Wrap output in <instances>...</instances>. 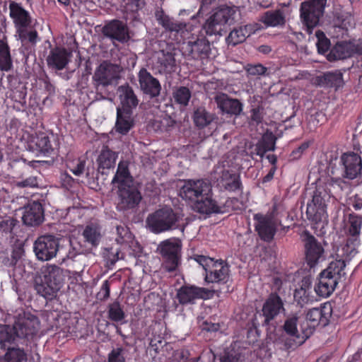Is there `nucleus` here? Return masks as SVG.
<instances>
[{"mask_svg":"<svg viewBox=\"0 0 362 362\" xmlns=\"http://www.w3.org/2000/svg\"><path fill=\"white\" fill-rule=\"evenodd\" d=\"M235 13L233 8L228 6L219 8L206 20L202 28L208 35L220 34L226 24L233 23Z\"/></svg>","mask_w":362,"mask_h":362,"instance_id":"f8f14e48","label":"nucleus"},{"mask_svg":"<svg viewBox=\"0 0 362 362\" xmlns=\"http://www.w3.org/2000/svg\"><path fill=\"white\" fill-rule=\"evenodd\" d=\"M13 174L17 178H23L25 176L29 175L33 171V168L27 163L25 160L17 162L12 166Z\"/></svg>","mask_w":362,"mask_h":362,"instance_id":"864d4df0","label":"nucleus"},{"mask_svg":"<svg viewBox=\"0 0 362 362\" xmlns=\"http://www.w3.org/2000/svg\"><path fill=\"white\" fill-rule=\"evenodd\" d=\"M116 230L117 235L116 241L118 244L122 245L131 238V233L127 227L118 226L116 228Z\"/></svg>","mask_w":362,"mask_h":362,"instance_id":"052dcab7","label":"nucleus"},{"mask_svg":"<svg viewBox=\"0 0 362 362\" xmlns=\"http://www.w3.org/2000/svg\"><path fill=\"white\" fill-rule=\"evenodd\" d=\"M117 155L107 147H104L99 154L97 162L98 164V170L102 174H105V170H110L115 164Z\"/></svg>","mask_w":362,"mask_h":362,"instance_id":"79ce46f5","label":"nucleus"},{"mask_svg":"<svg viewBox=\"0 0 362 362\" xmlns=\"http://www.w3.org/2000/svg\"><path fill=\"white\" fill-rule=\"evenodd\" d=\"M332 314V308L329 303H324L319 308L310 309L306 314V325H300V329L304 334V339H301L297 342H295L293 339H288L286 341L287 347H293L303 344L313 333L316 327L321 326L324 327L328 325Z\"/></svg>","mask_w":362,"mask_h":362,"instance_id":"39448f33","label":"nucleus"},{"mask_svg":"<svg viewBox=\"0 0 362 362\" xmlns=\"http://www.w3.org/2000/svg\"><path fill=\"white\" fill-rule=\"evenodd\" d=\"M71 57V53L66 48L55 47L49 51L46 61L49 68L61 71L67 66L70 62Z\"/></svg>","mask_w":362,"mask_h":362,"instance_id":"393cba45","label":"nucleus"},{"mask_svg":"<svg viewBox=\"0 0 362 362\" xmlns=\"http://www.w3.org/2000/svg\"><path fill=\"white\" fill-rule=\"evenodd\" d=\"M82 235L85 242L89 244L92 247H98L102 237L100 227L93 223L88 224L86 226Z\"/></svg>","mask_w":362,"mask_h":362,"instance_id":"49530a36","label":"nucleus"},{"mask_svg":"<svg viewBox=\"0 0 362 362\" xmlns=\"http://www.w3.org/2000/svg\"><path fill=\"white\" fill-rule=\"evenodd\" d=\"M37 328L33 322L26 320L16 322L13 327L7 325H0V348L6 349L13 344L16 338L29 339L36 335Z\"/></svg>","mask_w":362,"mask_h":362,"instance_id":"0eeeda50","label":"nucleus"},{"mask_svg":"<svg viewBox=\"0 0 362 362\" xmlns=\"http://www.w3.org/2000/svg\"><path fill=\"white\" fill-rule=\"evenodd\" d=\"M59 238L53 235L38 237L33 246L36 257L41 261H49L56 257L59 250Z\"/></svg>","mask_w":362,"mask_h":362,"instance_id":"dca6fc26","label":"nucleus"},{"mask_svg":"<svg viewBox=\"0 0 362 362\" xmlns=\"http://www.w3.org/2000/svg\"><path fill=\"white\" fill-rule=\"evenodd\" d=\"M302 237L304 243L305 262L310 268H313L320 261L324 259V247L308 230L303 233Z\"/></svg>","mask_w":362,"mask_h":362,"instance_id":"f3484780","label":"nucleus"},{"mask_svg":"<svg viewBox=\"0 0 362 362\" xmlns=\"http://www.w3.org/2000/svg\"><path fill=\"white\" fill-rule=\"evenodd\" d=\"M183 199L192 203L193 209L200 214L219 213V207L212 199L211 185L204 179H188L185 180L180 189Z\"/></svg>","mask_w":362,"mask_h":362,"instance_id":"f257e3e1","label":"nucleus"},{"mask_svg":"<svg viewBox=\"0 0 362 362\" xmlns=\"http://www.w3.org/2000/svg\"><path fill=\"white\" fill-rule=\"evenodd\" d=\"M341 163L344 167V176L348 179L356 178L361 172L362 160L361 156L356 153L342 154Z\"/></svg>","mask_w":362,"mask_h":362,"instance_id":"5701e85b","label":"nucleus"},{"mask_svg":"<svg viewBox=\"0 0 362 362\" xmlns=\"http://www.w3.org/2000/svg\"><path fill=\"white\" fill-rule=\"evenodd\" d=\"M26 360V354L19 348H8L5 355L0 358V362H24Z\"/></svg>","mask_w":362,"mask_h":362,"instance_id":"8fccbe9b","label":"nucleus"},{"mask_svg":"<svg viewBox=\"0 0 362 362\" xmlns=\"http://www.w3.org/2000/svg\"><path fill=\"white\" fill-rule=\"evenodd\" d=\"M267 69L261 64H248L246 67V71L250 76H262L264 75Z\"/></svg>","mask_w":362,"mask_h":362,"instance_id":"0e129e2a","label":"nucleus"},{"mask_svg":"<svg viewBox=\"0 0 362 362\" xmlns=\"http://www.w3.org/2000/svg\"><path fill=\"white\" fill-rule=\"evenodd\" d=\"M8 88L10 89L9 98L20 104L25 103L26 98V88L21 85V82L18 79L12 76H8Z\"/></svg>","mask_w":362,"mask_h":362,"instance_id":"4c0bfd02","label":"nucleus"},{"mask_svg":"<svg viewBox=\"0 0 362 362\" xmlns=\"http://www.w3.org/2000/svg\"><path fill=\"white\" fill-rule=\"evenodd\" d=\"M117 78L115 67L111 64H101L93 76V84L97 94L106 93V87Z\"/></svg>","mask_w":362,"mask_h":362,"instance_id":"a211bd4d","label":"nucleus"},{"mask_svg":"<svg viewBox=\"0 0 362 362\" xmlns=\"http://www.w3.org/2000/svg\"><path fill=\"white\" fill-rule=\"evenodd\" d=\"M42 279L61 288L63 283L62 269L56 265H48L43 271Z\"/></svg>","mask_w":362,"mask_h":362,"instance_id":"a18cd8bd","label":"nucleus"},{"mask_svg":"<svg viewBox=\"0 0 362 362\" xmlns=\"http://www.w3.org/2000/svg\"><path fill=\"white\" fill-rule=\"evenodd\" d=\"M325 201L322 192L316 189L313 195L310 202L307 204L306 214L308 218L317 221L325 212Z\"/></svg>","mask_w":362,"mask_h":362,"instance_id":"c85d7f7f","label":"nucleus"},{"mask_svg":"<svg viewBox=\"0 0 362 362\" xmlns=\"http://www.w3.org/2000/svg\"><path fill=\"white\" fill-rule=\"evenodd\" d=\"M182 215L169 206H164L148 215L146 223L148 228L156 234L174 230L181 227Z\"/></svg>","mask_w":362,"mask_h":362,"instance_id":"7ed1b4c3","label":"nucleus"},{"mask_svg":"<svg viewBox=\"0 0 362 362\" xmlns=\"http://www.w3.org/2000/svg\"><path fill=\"white\" fill-rule=\"evenodd\" d=\"M294 300L301 308L309 302L313 301L312 291H305L304 288H296L294 291Z\"/></svg>","mask_w":362,"mask_h":362,"instance_id":"6e6d98bb","label":"nucleus"},{"mask_svg":"<svg viewBox=\"0 0 362 362\" xmlns=\"http://www.w3.org/2000/svg\"><path fill=\"white\" fill-rule=\"evenodd\" d=\"M362 228V218L354 214H349L346 225V240L342 248L343 255H351L356 253V247L360 244V234Z\"/></svg>","mask_w":362,"mask_h":362,"instance_id":"2eb2a0df","label":"nucleus"},{"mask_svg":"<svg viewBox=\"0 0 362 362\" xmlns=\"http://www.w3.org/2000/svg\"><path fill=\"white\" fill-rule=\"evenodd\" d=\"M215 101L218 107L224 113L238 115L243 110V104L238 99L230 98L225 93L217 95Z\"/></svg>","mask_w":362,"mask_h":362,"instance_id":"7c9ffc66","label":"nucleus"},{"mask_svg":"<svg viewBox=\"0 0 362 362\" xmlns=\"http://www.w3.org/2000/svg\"><path fill=\"white\" fill-rule=\"evenodd\" d=\"M28 146L29 150L37 155L49 156L54 151L49 137L44 132L32 136Z\"/></svg>","mask_w":362,"mask_h":362,"instance_id":"a878e982","label":"nucleus"},{"mask_svg":"<svg viewBox=\"0 0 362 362\" xmlns=\"http://www.w3.org/2000/svg\"><path fill=\"white\" fill-rule=\"evenodd\" d=\"M18 223V221L11 216H0V234L2 235H11L13 228Z\"/></svg>","mask_w":362,"mask_h":362,"instance_id":"5fc2aeb1","label":"nucleus"},{"mask_svg":"<svg viewBox=\"0 0 362 362\" xmlns=\"http://www.w3.org/2000/svg\"><path fill=\"white\" fill-rule=\"evenodd\" d=\"M284 310V303L281 297L276 293H271L262 308V315L264 317L262 326L266 327L269 338H272V332L276 329V317Z\"/></svg>","mask_w":362,"mask_h":362,"instance_id":"1a4fd4ad","label":"nucleus"},{"mask_svg":"<svg viewBox=\"0 0 362 362\" xmlns=\"http://www.w3.org/2000/svg\"><path fill=\"white\" fill-rule=\"evenodd\" d=\"M219 187L226 191L235 192L243 189V185L239 175L231 173L229 170L222 171L220 178L218 180Z\"/></svg>","mask_w":362,"mask_h":362,"instance_id":"72a5a7b5","label":"nucleus"},{"mask_svg":"<svg viewBox=\"0 0 362 362\" xmlns=\"http://www.w3.org/2000/svg\"><path fill=\"white\" fill-rule=\"evenodd\" d=\"M126 351L123 347L113 349L108 354V362H126Z\"/></svg>","mask_w":362,"mask_h":362,"instance_id":"bf43d9fd","label":"nucleus"},{"mask_svg":"<svg viewBox=\"0 0 362 362\" xmlns=\"http://www.w3.org/2000/svg\"><path fill=\"white\" fill-rule=\"evenodd\" d=\"M189 355L187 350H176L169 358L168 362H198L199 360V358H193L189 360Z\"/></svg>","mask_w":362,"mask_h":362,"instance_id":"13d9d810","label":"nucleus"},{"mask_svg":"<svg viewBox=\"0 0 362 362\" xmlns=\"http://www.w3.org/2000/svg\"><path fill=\"white\" fill-rule=\"evenodd\" d=\"M257 23H250L243 26L233 28L226 38L228 44L236 45L243 42L247 37L255 33L259 30Z\"/></svg>","mask_w":362,"mask_h":362,"instance_id":"bb28decb","label":"nucleus"},{"mask_svg":"<svg viewBox=\"0 0 362 362\" xmlns=\"http://www.w3.org/2000/svg\"><path fill=\"white\" fill-rule=\"evenodd\" d=\"M142 199L139 189L134 185L117 187L116 209L118 211H127L136 209Z\"/></svg>","mask_w":362,"mask_h":362,"instance_id":"4468645a","label":"nucleus"},{"mask_svg":"<svg viewBox=\"0 0 362 362\" xmlns=\"http://www.w3.org/2000/svg\"><path fill=\"white\" fill-rule=\"evenodd\" d=\"M347 204L356 211L361 210L362 209V196L356 194L349 197L347 199Z\"/></svg>","mask_w":362,"mask_h":362,"instance_id":"338daca9","label":"nucleus"},{"mask_svg":"<svg viewBox=\"0 0 362 362\" xmlns=\"http://www.w3.org/2000/svg\"><path fill=\"white\" fill-rule=\"evenodd\" d=\"M9 16L16 29V36L23 47H35L40 40L37 31L32 27L33 18L21 4L12 1L9 3Z\"/></svg>","mask_w":362,"mask_h":362,"instance_id":"f03ea898","label":"nucleus"},{"mask_svg":"<svg viewBox=\"0 0 362 362\" xmlns=\"http://www.w3.org/2000/svg\"><path fill=\"white\" fill-rule=\"evenodd\" d=\"M171 345L168 344L161 335H153L150 339L149 345L146 352L155 361L160 360V356H165V351H167Z\"/></svg>","mask_w":362,"mask_h":362,"instance_id":"473e14b6","label":"nucleus"},{"mask_svg":"<svg viewBox=\"0 0 362 362\" xmlns=\"http://www.w3.org/2000/svg\"><path fill=\"white\" fill-rule=\"evenodd\" d=\"M221 362H245L241 354L227 353L221 358Z\"/></svg>","mask_w":362,"mask_h":362,"instance_id":"774afa93","label":"nucleus"},{"mask_svg":"<svg viewBox=\"0 0 362 362\" xmlns=\"http://www.w3.org/2000/svg\"><path fill=\"white\" fill-rule=\"evenodd\" d=\"M316 83L324 88H334L337 90L343 86V76L339 71H327L315 78Z\"/></svg>","mask_w":362,"mask_h":362,"instance_id":"c9c22d12","label":"nucleus"},{"mask_svg":"<svg viewBox=\"0 0 362 362\" xmlns=\"http://www.w3.org/2000/svg\"><path fill=\"white\" fill-rule=\"evenodd\" d=\"M298 316L297 313L288 315L282 326L279 329L276 328L274 332H272L271 339L274 341L281 343L285 350L295 349L298 346L293 347H287L286 341L288 339H293L295 342L299 341L301 339H304V334L300 335L298 330Z\"/></svg>","mask_w":362,"mask_h":362,"instance_id":"9d476101","label":"nucleus"},{"mask_svg":"<svg viewBox=\"0 0 362 362\" xmlns=\"http://www.w3.org/2000/svg\"><path fill=\"white\" fill-rule=\"evenodd\" d=\"M155 18L158 23L162 26L169 38L177 44H185L190 39V35L195 26L191 23L181 22L167 15L162 8H158L155 11Z\"/></svg>","mask_w":362,"mask_h":362,"instance_id":"423d86ee","label":"nucleus"},{"mask_svg":"<svg viewBox=\"0 0 362 362\" xmlns=\"http://www.w3.org/2000/svg\"><path fill=\"white\" fill-rule=\"evenodd\" d=\"M112 184L117 187L134 185V179L129 169V164L125 161H120L115 176L112 180Z\"/></svg>","mask_w":362,"mask_h":362,"instance_id":"e433bc0d","label":"nucleus"},{"mask_svg":"<svg viewBox=\"0 0 362 362\" xmlns=\"http://www.w3.org/2000/svg\"><path fill=\"white\" fill-rule=\"evenodd\" d=\"M135 122L132 117V111L120 110L117 108V117L114 129L119 135L125 136L134 127Z\"/></svg>","mask_w":362,"mask_h":362,"instance_id":"c756f323","label":"nucleus"},{"mask_svg":"<svg viewBox=\"0 0 362 362\" xmlns=\"http://www.w3.org/2000/svg\"><path fill=\"white\" fill-rule=\"evenodd\" d=\"M346 267V262L341 259H336L331 262L327 269L323 270L327 272L326 274L329 276H333L339 282L341 277L346 275L344 268Z\"/></svg>","mask_w":362,"mask_h":362,"instance_id":"de8ad7c7","label":"nucleus"},{"mask_svg":"<svg viewBox=\"0 0 362 362\" xmlns=\"http://www.w3.org/2000/svg\"><path fill=\"white\" fill-rule=\"evenodd\" d=\"M101 31L105 37L113 42L126 43L130 39L127 25L120 20L113 19L106 22Z\"/></svg>","mask_w":362,"mask_h":362,"instance_id":"412c9836","label":"nucleus"},{"mask_svg":"<svg viewBox=\"0 0 362 362\" xmlns=\"http://www.w3.org/2000/svg\"><path fill=\"white\" fill-rule=\"evenodd\" d=\"M159 71L162 74H170L176 71L175 53L172 51L161 50L158 58Z\"/></svg>","mask_w":362,"mask_h":362,"instance_id":"ea45409f","label":"nucleus"},{"mask_svg":"<svg viewBox=\"0 0 362 362\" xmlns=\"http://www.w3.org/2000/svg\"><path fill=\"white\" fill-rule=\"evenodd\" d=\"M255 230L264 242L270 243L276 233V225L272 215L257 213L254 214Z\"/></svg>","mask_w":362,"mask_h":362,"instance_id":"6ab92c4d","label":"nucleus"},{"mask_svg":"<svg viewBox=\"0 0 362 362\" xmlns=\"http://www.w3.org/2000/svg\"><path fill=\"white\" fill-rule=\"evenodd\" d=\"M259 142L265 147V148L267 149V151H274L276 137L272 132L264 134L262 141Z\"/></svg>","mask_w":362,"mask_h":362,"instance_id":"69168bd1","label":"nucleus"},{"mask_svg":"<svg viewBox=\"0 0 362 362\" xmlns=\"http://www.w3.org/2000/svg\"><path fill=\"white\" fill-rule=\"evenodd\" d=\"M192 97L190 90L186 86H179L175 88L173 92V98L175 103L182 106H187Z\"/></svg>","mask_w":362,"mask_h":362,"instance_id":"3c124183","label":"nucleus"},{"mask_svg":"<svg viewBox=\"0 0 362 362\" xmlns=\"http://www.w3.org/2000/svg\"><path fill=\"white\" fill-rule=\"evenodd\" d=\"M327 4V0H305L301 3L300 18L308 34L319 24Z\"/></svg>","mask_w":362,"mask_h":362,"instance_id":"6e6552de","label":"nucleus"},{"mask_svg":"<svg viewBox=\"0 0 362 362\" xmlns=\"http://www.w3.org/2000/svg\"><path fill=\"white\" fill-rule=\"evenodd\" d=\"M192 34H193L190 35L192 39L185 41L182 49L193 59L208 57L211 51L209 41L203 35H198L195 38L194 33L192 32Z\"/></svg>","mask_w":362,"mask_h":362,"instance_id":"aec40b11","label":"nucleus"},{"mask_svg":"<svg viewBox=\"0 0 362 362\" xmlns=\"http://www.w3.org/2000/svg\"><path fill=\"white\" fill-rule=\"evenodd\" d=\"M181 243L177 239L162 241L158 247L163 259L162 267L168 272L177 270L180 264Z\"/></svg>","mask_w":362,"mask_h":362,"instance_id":"9b49d317","label":"nucleus"},{"mask_svg":"<svg viewBox=\"0 0 362 362\" xmlns=\"http://www.w3.org/2000/svg\"><path fill=\"white\" fill-rule=\"evenodd\" d=\"M138 78L140 88L144 94L149 95L151 98L160 95L161 86L159 81L153 77L146 69H140Z\"/></svg>","mask_w":362,"mask_h":362,"instance_id":"4be33fe9","label":"nucleus"},{"mask_svg":"<svg viewBox=\"0 0 362 362\" xmlns=\"http://www.w3.org/2000/svg\"><path fill=\"white\" fill-rule=\"evenodd\" d=\"M107 318L112 323L123 325L127 322L125 318L127 315L124 310L123 306L118 302L115 301L107 306Z\"/></svg>","mask_w":362,"mask_h":362,"instance_id":"c03bdc74","label":"nucleus"},{"mask_svg":"<svg viewBox=\"0 0 362 362\" xmlns=\"http://www.w3.org/2000/svg\"><path fill=\"white\" fill-rule=\"evenodd\" d=\"M315 35L317 38V51L320 54H325L327 52H329L330 41L325 36V34L322 30H317Z\"/></svg>","mask_w":362,"mask_h":362,"instance_id":"4d7b16f0","label":"nucleus"},{"mask_svg":"<svg viewBox=\"0 0 362 362\" xmlns=\"http://www.w3.org/2000/svg\"><path fill=\"white\" fill-rule=\"evenodd\" d=\"M117 94L122 105L120 110L132 111L139 104V100L132 87L125 83L118 87Z\"/></svg>","mask_w":362,"mask_h":362,"instance_id":"cd10ccee","label":"nucleus"},{"mask_svg":"<svg viewBox=\"0 0 362 362\" xmlns=\"http://www.w3.org/2000/svg\"><path fill=\"white\" fill-rule=\"evenodd\" d=\"M22 220L26 226H37L41 224L44 221L42 205L35 201L28 203L24 208Z\"/></svg>","mask_w":362,"mask_h":362,"instance_id":"b1692460","label":"nucleus"},{"mask_svg":"<svg viewBox=\"0 0 362 362\" xmlns=\"http://www.w3.org/2000/svg\"><path fill=\"white\" fill-rule=\"evenodd\" d=\"M110 294V282L108 280H105L100 287L99 292L96 294V298L100 301H105Z\"/></svg>","mask_w":362,"mask_h":362,"instance_id":"e2e57ef3","label":"nucleus"},{"mask_svg":"<svg viewBox=\"0 0 362 362\" xmlns=\"http://www.w3.org/2000/svg\"><path fill=\"white\" fill-rule=\"evenodd\" d=\"M264 115V109L262 105L253 107L250 111L251 121L258 125L262 123Z\"/></svg>","mask_w":362,"mask_h":362,"instance_id":"680f3d73","label":"nucleus"},{"mask_svg":"<svg viewBox=\"0 0 362 362\" xmlns=\"http://www.w3.org/2000/svg\"><path fill=\"white\" fill-rule=\"evenodd\" d=\"M86 163L84 158H76L68 160L66 167L76 176H81L84 173Z\"/></svg>","mask_w":362,"mask_h":362,"instance_id":"603ef678","label":"nucleus"},{"mask_svg":"<svg viewBox=\"0 0 362 362\" xmlns=\"http://www.w3.org/2000/svg\"><path fill=\"white\" fill-rule=\"evenodd\" d=\"M13 59L11 48L7 42V37L4 36L0 39V70L9 71L13 69Z\"/></svg>","mask_w":362,"mask_h":362,"instance_id":"a19ab883","label":"nucleus"},{"mask_svg":"<svg viewBox=\"0 0 362 362\" xmlns=\"http://www.w3.org/2000/svg\"><path fill=\"white\" fill-rule=\"evenodd\" d=\"M259 21L267 27L281 26L286 23L284 13L280 9L264 12Z\"/></svg>","mask_w":362,"mask_h":362,"instance_id":"37998d69","label":"nucleus"},{"mask_svg":"<svg viewBox=\"0 0 362 362\" xmlns=\"http://www.w3.org/2000/svg\"><path fill=\"white\" fill-rule=\"evenodd\" d=\"M35 289L37 293L46 299L52 300L56 296L60 288L54 286L42 279L40 284H37Z\"/></svg>","mask_w":362,"mask_h":362,"instance_id":"09e8293b","label":"nucleus"},{"mask_svg":"<svg viewBox=\"0 0 362 362\" xmlns=\"http://www.w3.org/2000/svg\"><path fill=\"white\" fill-rule=\"evenodd\" d=\"M215 290L195 285L185 284L177 290L176 299L182 305H193L197 300H208L214 297Z\"/></svg>","mask_w":362,"mask_h":362,"instance_id":"ddd939ff","label":"nucleus"},{"mask_svg":"<svg viewBox=\"0 0 362 362\" xmlns=\"http://www.w3.org/2000/svg\"><path fill=\"white\" fill-rule=\"evenodd\" d=\"M192 119L195 127L199 129H203L212 124L216 116L208 112L204 107H198L194 110Z\"/></svg>","mask_w":362,"mask_h":362,"instance_id":"58836bf2","label":"nucleus"},{"mask_svg":"<svg viewBox=\"0 0 362 362\" xmlns=\"http://www.w3.org/2000/svg\"><path fill=\"white\" fill-rule=\"evenodd\" d=\"M204 270V281L218 285L226 284L230 278V265L226 260L214 259L208 256L194 254L191 257Z\"/></svg>","mask_w":362,"mask_h":362,"instance_id":"20e7f679","label":"nucleus"},{"mask_svg":"<svg viewBox=\"0 0 362 362\" xmlns=\"http://www.w3.org/2000/svg\"><path fill=\"white\" fill-rule=\"evenodd\" d=\"M353 56L351 40L337 42L329 52L326 57L329 62H334L339 59H344Z\"/></svg>","mask_w":362,"mask_h":362,"instance_id":"f704fd0d","label":"nucleus"},{"mask_svg":"<svg viewBox=\"0 0 362 362\" xmlns=\"http://www.w3.org/2000/svg\"><path fill=\"white\" fill-rule=\"evenodd\" d=\"M322 271L318 277V283L315 286V293L320 297H329L335 290L338 281L333 276H329Z\"/></svg>","mask_w":362,"mask_h":362,"instance_id":"2f4dec72","label":"nucleus"}]
</instances>
